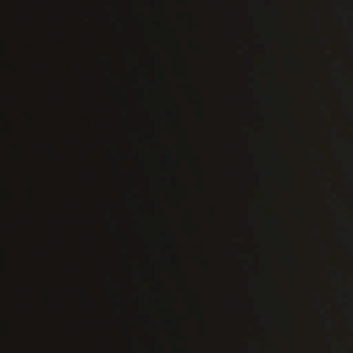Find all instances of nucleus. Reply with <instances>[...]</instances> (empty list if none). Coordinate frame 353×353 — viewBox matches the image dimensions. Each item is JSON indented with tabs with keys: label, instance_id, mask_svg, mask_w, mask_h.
<instances>
[{
	"label": "nucleus",
	"instance_id": "obj_8",
	"mask_svg": "<svg viewBox=\"0 0 353 353\" xmlns=\"http://www.w3.org/2000/svg\"><path fill=\"white\" fill-rule=\"evenodd\" d=\"M23 113L25 114H27V112L25 111V110H23Z\"/></svg>",
	"mask_w": 353,
	"mask_h": 353
},
{
	"label": "nucleus",
	"instance_id": "obj_7",
	"mask_svg": "<svg viewBox=\"0 0 353 353\" xmlns=\"http://www.w3.org/2000/svg\"><path fill=\"white\" fill-rule=\"evenodd\" d=\"M17 268H18V283L20 282V280H19V278L21 277V274H20V269H19V265H17Z\"/></svg>",
	"mask_w": 353,
	"mask_h": 353
},
{
	"label": "nucleus",
	"instance_id": "obj_2",
	"mask_svg": "<svg viewBox=\"0 0 353 353\" xmlns=\"http://www.w3.org/2000/svg\"><path fill=\"white\" fill-rule=\"evenodd\" d=\"M18 61H20L19 59V55L18 54ZM14 72L17 75V78H18V90H17V92H18V95H17V104H18V108L20 105V101H21V74L22 73V68H21V65H19V62H17L16 65L14 66Z\"/></svg>",
	"mask_w": 353,
	"mask_h": 353
},
{
	"label": "nucleus",
	"instance_id": "obj_1",
	"mask_svg": "<svg viewBox=\"0 0 353 353\" xmlns=\"http://www.w3.org/2000/svg\"><path fill=\"white\" fill-rule=\"evenodd\" d=\"M19 131H17V139L16 143H14V149L16 150V156H17V161L19 163V164H23V170L26 171L27 167L26 165H23V161H24V156L22 152V143L20 141L21 137L19 136Z\"/></svg>",
	"mask_w": 353,
	"mask_h": 353
},
{
	"label": "nucleus",
	"instance_id": "obj_5",
	"mask_svg": "<svg viewBox=\"0 0 353 353\" xmlns=\"http://www.w3.org/2000/svg\"><path fill=\"white\" fill-rule=\"evenodd\" d=\"M17 353H21V341H17Z\"/></svg>",
	"mask_w": 353,
	"mask_h": 353
},
{
	"label": "nucleus",
	"instance_id": "obj_4",
	"mask_svg": "<svg viewBox=\"0 0 353 353\" xmlns=\"http://www.w3.org/2000/svg\"><path fill=\"white\" fill-rule=\"evenodd\" d=\"M16 1H17V6H18V8L23 10V14L26 16L27 12L25 10H23L24 1L23 0H16Z\"/></svg>",
	"mask_w": 353,
	"mask_h": 353
},
{
	"label": "nucleus",
	"instance_id": "obj_3",
	"mask_svg": "<svg viewBox=\"0 0 353 353\" xmlns=\"http://www.w3.org/2000/svg\"><path fill=\"white\" fill-rule=\"evenodd\" d=\"M17 204H18V205H17V214H16L17 222H18L19 228H21V225H22L24 223V215H23L22 211L21 210L19 200L17 201Z\"/></svg>",
	"mask_w": 353,
	"mask_h": 353
},
{
	"label": "nucleus",
	"instance_id": "obj_6",
	"mask_svg": "<svg viewBox=\"0 0 353 353\" xmlns=\"http://www.w3.org/2000/svg\"><path fill=\"white\" fill-rule=\"evenodd\" d=\"M23 294L24 296H27L28 294V290L26 286H23Z\"/></svg>",
	"mask_w": 353,
	"mask_h": 353
}]
</instances>
